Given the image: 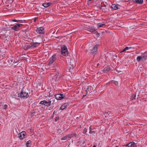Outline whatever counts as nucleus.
<instances>
[{
  "label": "nucleus",
  "mask_w": 147,
  "mask_h": 147,
  "mask_svg": "<svg viewBox=\"0 0 147 147\" xmlns=\"http://www.w3.org/2000/svg\"><path fill=\"white\" fill-rule=\"evenodd\" d=\"M105 24L99 23L97 24V27L98 28L104 27L105 26Z\"/></svg>",
  "instance_id": "nucleus-19"
},
{
  "label": "nucleus",
  "mask_w": 147,
  "mask_h": 147,
  "mask_svg": "<svg viewBox=\"0 0 147 147\" xmlns=\"http://www.w3.org/2000/svg\"><path fill=\"white\" fill-rule=\"evenodd\" d=\"M57 119H55V121H57Z\"/></svg>",
  "instance_id": "nucleus-38"
},
{
  "label": "nucleus",
  "mask_w": 147,
  "mask_h": 147,
  "mask_svg": "<svg viewBox=\"0 0 147 147\" xmlns=\"http://www.w3.org/2000/svg\"><path fill=\"white\" fill-rule=\"evenodd\" d=\"M22 25V24H17L14 26L12 27L11 29L13 30L16 31Z\"/></svg>",
  "instance_id": "nucleus-9"
},
{
  "label": "nucleus",
  "mask_w": 147,
  "mask_h": 147,
  "mask_svg": "<svg viewBox=\"0 0 147 147\" xmlns=\"http://www.w3.org/2000/svg\"><path fill=\"white\" fill-rule=\"evenodd\" d=\"M12 2L13 0H8Z\"/></svg>",
  "instance_id": "nucleus-36"
},
{
  "label": "nucleus",
  "mask_w": 147,
  "mask_h": 147,
  "mask_svg": "<svg viewBox=\"0 0 147 147\" xmlns=\"http://www.w3.org/2000/svg\"><path fill=\"white\" fill-rule=\"evenodd\" d=\"M87 132V129L86 128H84L83 131V134H86V132Z\"/></svg>",
  "instance_id": "nucleus-30"
},
{
  "label": "nucleus",
  "mask_w": 147,
  "mask_h": 147,
  "mask_svg": "<svg viewBox=\"0 0 147 147\" xmlns=\"http://www.w3.org/2000/svg\"><path fill=\"white\" fill-rule=\"evenodd\" d=\"M68 106H69L68 104L67 103H65L64 104L61 106L60 109L61 110H64Z\"/></svg>",
  "instance_id": "nucleus-13"
},
{
  "label": "nucleus",
  "mask_w": 147,
  "mask_h": 147,
  "mask_svg": "<svg viewBox=\"0 0 147 147\" xmlns=\"http://www.w3.org/2000/svg\"><path fill=\"white\" fill-rule=\"evenodd\" d=\"M93 147H96V146L95 145H94L93 146Z\"/></svg>",
  "instance_id": "nucleus-37"
},
{
  "label": "nucleus",
  "mask_w": 147,
  "mask_h": 147,
  "mask_svg": "<svg viewBox=\"0 0 147 147\" xmlns=\"http://www.w3.org/2000/svg\"><path fill=\"white\" fill-rule=\"evenodd\" d=\"M111 7L112 9L116 10L118 9V6L116 5L113 4L111 6Z\"/></svg>",
  "instance_id": "nucleus-20"
},
{
  "label": "nucleus",
  "mask_w": 147,
  "mask_h": 147,
  "mask_svg": "<svg viewBox=\"0 0 147 147\" xmlns=\"http://www.w3.org/2000/svg\"><path fill=\"white\" fill-rule=\"evenodd\" d=\"M36 31L38 34H44L45 33L44 28L43 27L38 28Z\"/></svg>",
  "instance_id": "nucleus-6"
},
{
  "label": "nucleus",
  "mask_w": 147,
  "mask_h": 147,
  "mask_svg": "<svg viewBox=\"0 0 147 147\" xmlns=\"http://www.w3.org/2000/svg\"><path fill=\"white\" fill-rule=\"evenodd\" d=\"M57 58V56L56 54H54L53 55L49 60L48 66H49V67H50V65L52 64L56 60Z\"/></svg>",
  "instance_id": "nucleus-3"
},
{
  "label": "nucleus",
  "mask_w": 147,
  "mask_h": 147,
  "mask_svg": "<svg viewBox=\"0 0 147 147\" xmlns=\"http://www.w3.org/2000/svg\"><path fill=\"white\" fill-rule=\"evenodd\" d=\"M12 21H13V22H19L21 21V20H16L15 19H14V20H12Z\"/></svg>",
  "instance_id": "nucleus-28"
},
{
  "label": "nucleus",
  "mask_w": 147,
  "mask_h": 147,
  "mask_svg": "<svg viewBox=\"0 0 147 147\" xmlns=\"http://www.w3.org/2000/svg\"><path fill=\"white\" fill-rule=\"evenodd\" d=\"M86 92L87 94H88V93H90V91H89V88H88L86 90Z\"/></svg>",
  "instance_id": "nucleus-29"
},
{
  "label": "nucleus",
  "mask_w": 147,
  "mask_h": 147,
  "mask_svg": "<svg viewBox=\"0 0 147 147\" xmlns=\"http://www.w3.org/2000/svg\"><path fill=\"white\" fill-rule=\"evenodd\" d=\"M36 18H34V22H35L36 21Z\"/></svg>",
  "instance_id": "nucleus-34"
},
{
  "label": "nucleus",
  "mask_w": 147,
  "mask_h": 147,
  "mask_svg": "<svg viewBox=\"0 0 147 147\" xmlns=\"http://www.w3.org/2000/svg\"><path fill=\"white\" fill-rule=\"evenodd\" d=\"M146 1H147V0H146Z\"/></svg>",
  "instance_id": "nucleus-43"
},
{
  "label": "nucleus",
  "mask_w": 147,
  "mask_h": 147,
  "mask_svg": "<svg viewBox=\"0 0 147 147\" xmlns=\"http://www.w3.org/2000/svg\"><path fill=\"white\" fill-rule=\"evenodd\" d=\"M57 119H55V121H57Z\"/></svg>",
  "instance_id": "nucleus-39"
},
{
  "label": "nucleus",
  "mask_w": 147,
  "mask_h": 147,
  "mask_svg": "<svg viewBox=\"0 0 147 147\" xmlns=\"http://www.w3.org/2000/svg\"><path fill=\"white\" fill-rule=\"evenodd\" d=\"M10 61H11V62L12 61H11V60H10Z\"/></svg>",
  "instance_id": "nucleus-41"
},
{
  "label": "nucleus",
  "mask_w": 147,
  "mask_h": 147,
  "mask_svg": "<svg viewBox=\"0 0 147 147\" xmlns=\"http://www.w3.org/2000/svg\"><path fill=\"white\" fill-rule=\"evenodd\" d=\"M112 83L115 84L116 85H118V84H119L118 82H117L116 81H113Z\"/></svg>",
  "instance_id": "nucleus-25"
},
{
  "label": "nucleus",
  "mask_w": 147,
  "mask_h": 147,
  "mask_svg": "<svg viewBox=\"0 0 147 147\" xmlns=\"http://www.w3.org/2000/svg\"><path fill=\"white\" fill-rule=\"evenodd\" d=\"M61 54L65 56L68 55V51L67 47L65 45H63L61 47Z\"/></svg>",
  "instance_id": "nucleus-2"
},
{
  "label": "nucleus",
  "mask_w": 147,
  "mask_h": 147,
  "mask_svg": "<svg viewBox=\"0 0 147 147\" xmlns=\"http://www.w3.org/2000/svg\"><path fill=\"white\" fill-rule=\"evenodd\" d=\"M99 63H97L96 65V67H97L98 66H99Z\"/></svg>",
  "instance_id": "nucleus-35"
},
{
  "label": "nucleus",
  "mask_w": 147,
  "mask_h": 147,
  "mask_svg": "<svg viewBox=\"0 0 147 147\" xmlns=\"http://www.w3.org/2000/svg\"><path fill=\"white\" fill-rule=\"evenodd\" d=\"M51 4V3H45L42 4V5L45 7H47L50 6Z\"/></svg>",
  "instance_id": "nucleus-16"
},
{
  "label": "nucleus",
  "mask_w": 147,
  "mask_h": 147,
  "mask_svg": "<svg viewBox=\"0 0 147 147\" xmlns=\"http://www.w3.org/2000/svg\"><path fill=\"white\" fill-rule=\"evenodd\" d=\"M147 52H146L143 55L142 57V59L144 60H146L147 58Z\"/></svg>",
  "instance_id": "nucleus-18"
},
{
  "label": "nucleus",
  "mask_w": 147,
  "mask_h": 147,
  "mask_svg": "<svg viewBox=\"0 0 147 147\" xmlns=\"http://www.w3.org/2000/svg\"><path fill=\"white\" fill-rule=\"evenodd\" d=\"M131 49V47H127L126 48H125L123 51H120V53L123 52L125 51H126L127 50H129V49Z\"/></svg>",
  "instance_id": "nucleus-23"
},
{
  "label": "nucleus",
  "mask_w": 147,
  "mask_h": 147,
  "mask_svg": "<svg viewBox=\"0 0 147 147\" xmlns=\"http://www.w3.org/2000/svg\"><path fill=\"white\" fill-rule=\"evenodd\" d=\"M55 111H54V112H53V114H54L55 113Z\"/></svg>",
  "instance_id": "nucleus-40"
},
{
  "label": "nucleus",
  "mask_w": 147,
  "mask_h": 147,
  "mask_svg": "<svg viewBox=\"0 0 147 147\" xmlns=\"http://www.w3.org/2000/svg\"><path fill=\"white\" fill-rule=\"evenodd\" d=\"M96 30V29L95 28L91 27L88 28L87 30L91 32H95Z\"/></svg>",
  "instance_id": "nucleus-14"
},
{
  "label": "nucleus",
  "mask_w": 147,
  "mask_h": 147,
  "mask_svg": "<svg viewBox=\"0 0 147 147\" xmlns=\"http://www.w3.org/2000/svg\"><path fill=\"white\" fill-rule=\"evenodd\" d=\"M7 107V105H5L4 106V109H6V108Z\"/></svg>",
  "instance_id": "nucleus-32"
},
{
  "label": "nucleus",
  "mask_w": 147,
  "mask_h": 147,
  "mask_svg": "<svg viewBox=\"0 0 147 147\" xmlns=\"http://www.w3.org/2000/svg\"><path fill=\"white\" fill-rule=\"evenodd\" d=\"M135 2L139 4H141L143 3V0H135Z\"/></svg>",
  "instance_id": "nucleus-21"
},
{
  "label": "nucleus",
  "mask_w": 147,
  "mask_h": 147,
  "mask_svg": "<svg viewBox=\"0 0 147 147\" xmlns=\"http://www.w3.org/2000/svg\"><path fill=\"white\" fill-rule=\"evenodd\" d=\"M71 136L70 135H66L61 139V140H65L69 138H71Z\"/></svg>",
  "instance_id": "nucleus-15"
},
{
  "label": "nucleus",
  "mask_w": 147,
  "mask_h": 147,
  "mask_svg": "<svg viewBox=\"0 0 147 147\" xmlns=\"http://www.w3.org/2000/svg\"><path fill=\"white\" fill-rule=\"evenodd\" d=\"M28 96L29 95L28 94V93H26L24 90H22L21 91V92L20 93V95L19 96V97L21 98H27L28 97Z\"/></svg>",
  "instance_id": "nucleus-4"
},
{
  "label": "nucleus",
  "mask_w": 147,
  "mask_h": 147,
  "mask_svg": "<svg viewBox=\"0 0 147 147\" xmlns=\"http://www.w3.org/2000/svg\"><path fill=\"white\" fill-rule=\"evenodd\" d=\"M31 142L30 140L28 141L26 143V145L27 147H31Z\"/></svg>",
  "instance_id": "nucleus-22"
},
{
  "label": "nucleus",
  "mask_w": 147,
  "mask_h": 147,
  "mask_svg": "<svg viewBox=\"0 0 147 147\" xmlns=\"http://www.w3.org/2000/svg\"><path fill=\"white\" fill-rule=\"evenodd\" d=\"M58 77V75L57 74H56L54 77L53 79H55V80H56Z\"/></svg>",
  "instance_id": "nucleus-27"
},
{
  "label": "nucleus",
  "mask_w": 147,
  "mask_h": 147,
  "mask_svg": "<svg viewBox=\"0 0 147 147\" xmlns=\"http://www.w3.org/2000/svg\"><path fill=\"white\" fill-rule=\"evenodd\" d=\"M94 131H92L91 130H90L89 131V133L90 134H92L93 132H94Z\"/></svg>",
  "instance_id": "nucleus-31"
},
{
  "label": "nucleus",
  "mask_w": 147,
  "mask_h": 147,
  "mask_svg": "<svg viewBox=\"0 0 147 147\" xmlns=\"http://www.w3.org/2000/svg\"><path fill=\"white\" fill-rule=\"evenodd\" d=\"M110 68L109 66H107L104 69H103L102 70L104 72H105L106 71H109L110 70Z\"/></svg>",
  "instance_id": "nucleus-17"
},
{
  "label": "nucleus",
  "mask_w": 147,
  "mask_h": 147,
  "mask_svg": "<svg viewBox=\"0 0 147 147\" xmlns=\"http://www.w3.org/2000/svg\"><path fill=\"white\" fill-rule=\"evenodd\" d=\"M65 96L62 94H58L55 95V97L57 100H61L64 98Z\"/></svg>",
  "instance_id": "nucleus-7"
},
{
  "label": "nucleus",
  "mask_w": 147,
  "mask_h": 147,
  "mask_svg": "<svg viewBox=\"0 0 147 147\" xmlns=\"http://www.w3.org/2000/svg\"><path fill=\"white\" fill-rule=\"evenodd\" d=\"M26 133L25 132H22L18 134V137L21 139L23 140L25 136Z\"/></svg>",
  "instance_id": "nucleus-11"
},
{
  "label": "nucleus",
  "mask_w": 147,
  "mask_h": 147,
  "mask_svg": "<svg viewBox=\"0 0 147 147\" xmlns=\"http://www.w3.org/2000/svg\"><path fill=\"white\" fill-rule=\"evenodd\" d=\"M40 44V42H36L33 43L32 45L30 46V48L32 49H33L38 46Z\"/></svg>",
  "instance_id": "nucleus-8"
},
{
  "label": "nucleus",
  "mask_w": 147,
  "mask_h": 147,
  "mask_svg": "<svg viewBox=\"0 0 147 147\" xmlns=\"http://www.w3.org/2000/svg\"><path fill=\"white\" fill-rule=\"evenodd\" d=\"M136 97V95H132V97L131 98V99L132 100H134L135 99Z\"/></svg>",
  "instance_id": "nucleus-26"
},
{
  "label": "nucleus",
  "mask_w": 147,
  "mask_h": 147,
  "mask_svg": "<svg viewBox=\"0 0 147 147\" xmlns=\"http://www.w3.org/2000/svg\"><path fill=\"white\" fill-rule=\"evenodd\" d=\"M116 147H118L117 146H116Z\"/></svg>",
  "instance_id": "nucleus-42"
},
{
  "label": "nucleus",
  "mask_w": 147,
  "mask_h": 147,
  "mask_svg": "<svg viewBox=\"0 0 147 147\" xmlns=\"http://www.w3.org/2000/svg\"><path fill=\"white\" fill-rule=\"evenodd\" d=\"M70 65L72 66V68L70 67V69H73V67L76 65L75 60L74 59H71L70 60Z\"/></svg>",
  "instance_id": "nucleus-10"
},
{
  "label": "nucleus",
  "mask_w": 147,
  "mask_h": 147,
  "mask_svg": "<svg viewBox=\"0 0 147 147\" xmlns=\"http://www.w3.org/2000/svg\"><path fill=\"white\" fill-rule=\"evenodd\" d=\"M55 99L54 98H51L50 100L49 101H47L46 100H44L41 101L40 102V104L49 107L50 106L51 104H53L54 103Z\"/></svg>",
  "instance_id": "nucleus-1"
},
{
  "label": "nucleus",
  "mask_w": 147,
  "mask_h": 147,
  "mask_svg": "<svg viewBox=\"0 0 147 147\" xmlns=\"http://www.w3.org/2000/svg\"><path fill=\"white\" fill-rule=\"evenodd\" d=\"M99 8L100 9H101L102 7V6L100 5V6H99Z\"/></svg>",
  "instance_id": "nucleus-33"
},
{
  "label": "nucleus",
  "mask_w": 147,
  "mask_h": 147,
  "mask_svg": "<svg viewBox=\"0 0 147 147\" xmlns=\"http://www.w3.org/2000/svg\"><path fill=\"white\" fill-rule=\"evenodd\" d=\"M98 49V47L97 46H95L93 48L90 49V53L94 56L97 53V50Z\"/></svg>",
  "instance_id": "nucleus-5"
},
{
  "label": "nucleus",
  "mask_w": 147,
  "mask_h": 147,
  "mask_svg": "<svg viewBox=\"0 0 147 147\" xmlns=\"http://www.w3.org/2000/svg\"><path fill=\"white\" fill-rule=\"evenodd\" d=\"M125 146H128L129 147H136V144L133 142H130L129 144L125 145Z\"/></svg>",
  "instance_id": "nucleus-12"
},
{
  "label": "nucleus",
  "mask_w": 147,
  "mask_h": 147,
  "mask_svg": "<svg viewBox=\"0 0 147 147\" xmlns=\"http://www.w3.org/2000/svg\"><path fill=\"white\" fill-rule=\"evenodd\" d=\"M142 59V57L141 56H138L136 60L138 62H139Z\"/></svg>",
  "instance_id": "nucleus-24"
}]
</instances>
